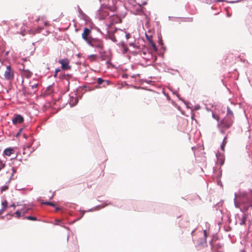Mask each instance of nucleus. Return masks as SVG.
I'll return each instance as SVG.
<instances>
[{
    "mask_svg": "<svg viewBox=\"0 0 252 252\" xmlns=\"http://www.w3.org/2000/svg\"><path fill=\"white\" fill-rule=\"evenodd\" d=\"M24 121L23 117L20 115H17L15 117L12 119V123L14 125H16L17 124H21Z\"/></svg>",
    "mask_w": 252,
    "mask_h": 252,
    "instance_id": "obj_7",
    "label": "nucleus"
},
{
    "mask_svg": "<svg viewBox=\"0 0 252 252\" xmlns=\"http://www.w3.org/2000/svg\"><path fill=\"white\" fill-rule=\"evenodd\" d=\"M79 11L80 15L83 16V12L80 8L79 9Z\"/></svg>",
    "mask_w": 252,
    "mask_h": 252,
    "instance_id": "obj_28",
    "label": "nucleus"
},
{
    "mask_svg": "<svg viewBox=\"0 0 252 252\" xmlns=\"http://www.w3.org/2000/svg\"><path fill=\"white\" fill-rule=\"evenodd\" d=\"M27 219L31 220H36L37 218L35 217L28 216L26 217Z\"/></svg>",
    "mask_w": 252,
    "mask_h": 252,
    "instance_id": "obj_19",
    "label": "nucleus"
},
{
    "mask_svg": "<svg viewBox=\"0 0 252 252\" xmlns=\"http://www.w3.org/2000/svg\"><path fill=\"white\" fill-rule=\"evenodd\" d=\"M32 75V72L27 69H25L24 68H23L22 75L26 77L27 78H29L31 77Z\"/></svg>",
    "mask_w": 252,
    "mask_h": 252,
    "instance_id": "obj_11",
    "label": "nucleus"
},
{
    "mask_svg": "<svg viewBox=\"0 0 252 252\" xmlns=\"http://www.w3.org/2000/svg\"><path fill=\"white\" fill-rule=\"evenodd\" d=\"M88 44L94 48L100 49L99 51H102L103 49V41L99 39L93 38Z\"/></svg>",
    "mask_w": 252,
    "mask_h": 252,
    "instance_id": "obj_4",
    "label": "nucleus"
},
{
    "mask_svg": "<svg viewBox=\"0 0 252 252\" xmlns=\"http://www.w3.org/2000/svg\"><path fill=\"white\" fill-rule=\"evenodd\" d=\"M88 59L90 60V61L93 62L95 61L96 58V55H91L88 56Z\"/></svg>",
    "mask_w": 252,
    "mask_h": 252,
    "instance_id": "obj_15",
    "label": "nucleus"
},
{
    "mask_svg": "<svg viewBox=\"0 0 252 252\" xmlns=\"http://www.w3.org/2000/svg\"><path fill=\"white\" fill-rule=\"evenodd\" d=\"M248 217V215L244 214L240 220V224L242 225L246 224V221Z\"/></svg>",
    "mask_w": 252,
    "mask_h": 252,
    "instance_id": "obj_13",
    "label": "nucleus"
},
{
    "mask_svg": "<svg viewBox=\"0 0 252 252\" xmlns=\"http://www.w3.org/2000/svg\"><path fill=\"white\" fill-rule=\"evenodd\" d=\"M58 63L62 65V69L63 70H69L71 68V66L69 65V60L67 59H61L58 61Z\"/></svg>",
    "mask_w": 252,
    "mask_h": 252,
    "instance_id": "obj_5",
    "label": "nucleus"
},
{
    "mask_svg": "<svg viewBox=\"0 0 252 252\" xmlns=\"http://www.w3.org/2000/svg\"><path fill=\"white\" fill-rule=\"evenodd\" d=\"M114 41H116V40L115 39V37H114V39H112Z\"/></svg>",
    "mask_w": 252,
    "mask_h": 252,
    "instance_id": "obj_35",
    "label": "nucleus"
},
{
    "mask_svg": "<svg viewBox=\"0 0 252 252\" xmlns=\"http://www.w3.org/2000/svg\"><path fill=\"white\" fill-rule=\"evenodd\" d=\"M251 195H248L245 192L235 194V205L236 207L247 211L250 207H252V190Z\"/></svg>",
    "mask_w": 252,
    "mask_h": 252,
    "instance_id": "obj_1",
    "label": "nucleus"
},
{
    "mask_svg": "<svg viewBox=\"0 0 252 252\" xmlns=\"http://www.w3.org/2000/svg\"><path fill=\"white\" fill-rule=\"evenodd\" d=\"M99 53L100 54V58L101 60L105 61L106 60L107 56L104 55L103 53L102 52V51H99Z\"/></svg>",
    "mask_w": 252,
    "mask_h": 252,
    "instance_id": "obj_16",
    "label": "nucleus"
},
{
    "mask_svg": "<svg viewBox=\"0 0 252 252\" xmlns=\"http://www.w3.org/2000/svg\"><path fill=\"white\" fill-rule=\"evenodd\" d=\"M233 123V119H230V117H225L220 122V126L221 131L224 133V130L229 128Z\"/></svg>",
    "mask_w": 252,
    "mask_h": 252,
    "instance_id": "obj_2",
    "label": "nucleus"
},
{
    "mask_svg": "<svg viewBox=\"0 0 252 252\" xmlns=\"http://www.w3.org/2000/svg\"><path fill=\"white\" fill-rule=\"evenodd\" d=\"M150 44H151V46H152L153 48L155 50H157V47H156V45L155 43H154V42L153 41L152 42L150 43Z\"/></svg>",
    "mask_w": 252,
    "mask_h": 252,
    "instance_id": "obj_22",
    "label": "nucleus"
},
{
    "mask_svg": "<svg viewBox=\"0 0 252 252\" xmlns=\"http://www.w3.org/2000/svg\"><path fill=\"white\" fill-rule=\"evenodd\" d=\"M226 117H230V119H234L233 112L229 107H228L227 109V115Z\"/></svg>",
    "mask_w": 252,
    "mask_h": 252,
    "instance_id": "obj_14",
    "label": "nucleus"
},
{
    "mask_svg": "<svg viewBox=\"0 0 252 252\" xmlns=\"http://www.w3.org/2000/svg\"><path fill=\"white\" fill-rule=\"evenodd\" d=\"M44 204H47V205H50V206H55V204L52 203V202H45V203H43Z\"/></svg>",
    "mask_w": 252,
    "mask_h": 252,
    "instance_id": "obj_24",
    "label": "nucleus"
},
{
    "mask_svg": "<svg viewBox=\"0 0 252 252\" xmlns=\"http://www.w3.org/2000/svg\"><path fill=\"white\" fill-rule=\"evenodd\" d=\"M130 46H133L134 44L133 43H129Z\"/></svg>",
    "mask_w": 252,
    "mask_h": 252,
    "instance_id": "obj_32",
    "label": "nucleus"
},
{
    "mask_svg": "<svg viewBox=\"0 0 252 252\" xmlns=\"http://www.w3.org/2000/svg\"><path fill=\"white\" fill-rule=\"evenodd\" d=\"M203 232H204L205 236L206 237L207 236V231L206 230H204Z\"/></svg>",
    "mask_w": 252,
    "mask_h": 252,
    "instance_id": "obj_29",
    "label": "nucleus"
},
{
    "mask_svg": "<svg viewBox=\"0 0 252 252\" xmlns=\"http://www.w3.org/2000/svg\"><path fill=\"white\" fill-rule=\"evenodd\" d=\"M126 36L127 39H128L130 37V35L129 33H127L126 35Z\"/></svg>",
    "mask_w": 252,
    "mask_h": 252,
    "instance_id": "obj_27",
    "label": "nucleus"
},
{
    "mask_svg": "<svg viewBox=\"0 0 252 252\" xmlns=\"http://www.w3.org/2000/svg\"><path fill=\"white\" fill-rule=\"evenodd\" d=\"M84 212H83L82 213V215H81V216L80 218H81L82 217H83V216H84Z\"/></svg>",
    "mask_w": 252,
    "mask_h": 252,
    "instance_id": "obj_31",
    "label": "nucleus"
},
{
    "mask_svg": "<svg viewBox=\"0 0 252 252\" xmlns=\"http://www.w3.org/2000/svg\"><path fill=\"white\" fill-rule=\"evenodd\" d=\"M31 87L32 88V90H33L34 92H35L36 90H34V89H36L37 87V84H34L33 85H32L31 86Z\"/></svg>",
    "mask_w": 252,
    "mask_h": 252,
    "instance_id": "obj_23",
    "label": "nucleus"
},
{
    "mask_svg": "<svg viewBox=\"0 0 252 252\" xmlns=\"http://www.w3.org/2000/svg\"><path fill=\"white\" fill-rule=\"evenodd\" d=\"M226 138L227 137H225L224 139H223V142L222 143V145L221 146V149H222V150L224 151V147L225 146V144H226Z\"/></svg>",
    "mask_w": 252,
    "mask_h": 252,
    "instance_id": "obj_17",
    "label": "nucleus"
},
{
    "mask_svg": "<svg viewBox=\"0 0 252 252\" xmlns=\"http://www.w3.org/2000/svg\"><path fill=\"white\" fill-rule=\"evenodd\" d=\"M113 18L111 20L109 23L107 24L108 27H111L116 23H120L122 20L119 17H113Z\"/></svg>",
    "mask_w": 252,
    "mask_h": 252,
    "instance_id": "obj_8",
    "label": "nucleus"
},
{
    "mask_svg": "<svg viewBox=\"0 0 252 252\" xmlns=\"http://www.w3.org/2000/svg\"><path fill=\"white\" fill-rule=\"evenodd\" d=\"M91 33V30L88 28H85L84 29L83 32L82 34V38L85 40L87 43L88 44L93 39L90 36V35Z\"/></svg>",
    "mask_w": 252,
    "mask_h": 252,
    "instance_id": "obj_6",
    "label": "nucleus"
},
{
    "mask_svg": "<svg viewBox=\"0 0 252 252\" xmlns=\"http://www.w3.org/2000/svg\"><path fill=\"white\" fill-rule=\"evenodd\" d=\"M224 0H216V1L217 2H223Z\"/></svg>",
    "mask_w": 252,
    "mask_h": 252,
    "instance_id": "obj_30",
    "label": "nucleus"
},
{
    "mask_svg": "<svg viewBox=\"0 0 252 252\" xmlns=\"http://www.w3.org/2000/svg\"><path fill=\"white\" fill-rule=\"evenodd\" d=\"M97 80V84L98 85H101L103 83H104V84H103L102 85V87H105L106 86V85H109V81H107V80H104L103 79H102V78H98L96 79Z\"/></svg>",
    "mask_w": 252,
    "mask_h": 252,
    "instance_id": "obj_10",
    "label": "nucleus"
},
{
    "mask_svg": "<svg viewBox=\"0 0 252 252\" xmlns=\"http://www.w3.org/2000/svg\"><path fill=\"white\" fill-rule=\"evenodd\" d=\"M71 77H72L71 75L66 74V75H64V76L63 77V79L68 81L69 80V79L71 78Z\"/></svg>",
    "mask_w": 252,
    "mask_h": 252,
    "instance_id": "obj_20",
    "label": "nucleus"
},
{
    "mask_svg": "<svg viewBox=\"0 0 252 252\" xmlns=\"http://www.w3.org/2000/svg\"><path fill=\"white\" fill-rule=\"evenodd\" d=\"M60 71V70L59 69H56V70H55V75H54V76H55V77H56V76H57L58 72L59 71Z\"/></svg>",
    "mask_w": 252,
    "mask_h": 252,
    "instance_id": "obj_26",
    "label": "nucleus"
},
{
    "mask_svg": "<svg viewBox=\"0 0 252 252\" xmlns=\"http://www.w3.org/2000/svg\"><path fill=\"white\" fill-rule=\"evenodd\" d=\"M146 37L147 39L150 43H151L153 41L152 39V36L146 34Z\"/></svg>",
    "mask_w": 252,
    "mask_h": 252,
    "instance_id": "obj_18",
    "label": "nucleus"
},
{
    "mask_svg": "<svg viewBox=\"0 0 252 252\" xmlns=\"http://www.w3.org/2000/svg\"><path fill=\"white\" fill-rule=\"evenodd\" d=\"M8 189V186H3L1 188L0 191L2 192Z\"/></svg>",
    "mask_w": 252,
    "mask_h": 252,
    "instance_id": "obj_21",
    "label": "nucleus"
},
{
    "mask_svg": "<svg viewBox=\"0 0 252 252\" xmlns=\"http://www.w3.org/2000/svg\"><path fill=\"white\" fill-rule=\"evenodd\" d=\"M4 78L9 81H12L14 79V72L10 65L6 66L4 73Z\"/></svg>",
    "mask_w": 252,
    "mask_h": 252,
    "instance_id": "obj_3",
    "label": "nucleus"
},
{
    "mask_svg": "<svg viewBox=\"0 0 252 252\" xmlns=\"http://www.w3.org/2000/svg\"><path fill=\"white\" fill-rule=\"evenodd\" d=\"M15 213L17 215V217L19 218L21 216V212L19 211H17Z\"/></svg>",
    "mask_w": 252,
    "mask_h": 252,
    "instance_id": "obj_25",
    "label": "nucleus"
},
{
    "mask_svg": "<svg viewBox=\"0 0 252 252\" xmlns=\"http://www.w3.org/2000/svg\"><path fill=\"white\" fill-rule=\"evenodd\" d=\"M240 252H246L245 250L241 251Z\"/></svg>",
    "mask_w": 252,
    "mask_h": 252,
    "instance_id": "obj_33",
    "label": "nucleus"
},
{
    "mask_svg": "<svg viewBox=\"0 0 252 252\" xmlns=\"http://www.w3.org/2000/svg\"><path fill=\"white\" fill-rule=\"evenodd\" d=\"M12 171H13V174L15 172V170L13 168L12 169Z\"/></svg>",
    "mask_w": 252,
    "mask_h": 252,
    "instance_id": "obj_34",
    "label": "nucleus"
},
{
    "mask_svg": "<svg viewBox=\"0 0 252 252\" xmlns=\"http://www.w3.org/2000/svg\"><path fill=\"white\" fill-rule=\"evenodd\" d=\"M15 150L13 148H8L4 150L3 154L7 156H10L14 154Z\"/></svg>",
    "mask_w": 252,
    "mask_h": 252,
    "instance_id": "obj_9",
    "label": "nucleus"
},
{
    "mask_svg": "<svg viewBox=\"0 0 252 252\" xmlns=\"http://www.w3.org/2000/svg\"><path fill=\"white\" fill-rule=\"evenodd\" d=\"M1 205L2 206V209L0 210V215H1L3 213V212L6 210L8 205L7 201L5 200L2 202Z\"/></svg>",
    "mask_w": 252,
    "mask_h": 252,
    "instance_id": "obj_12",
    "label": "nucleus"
}]
</instances>
